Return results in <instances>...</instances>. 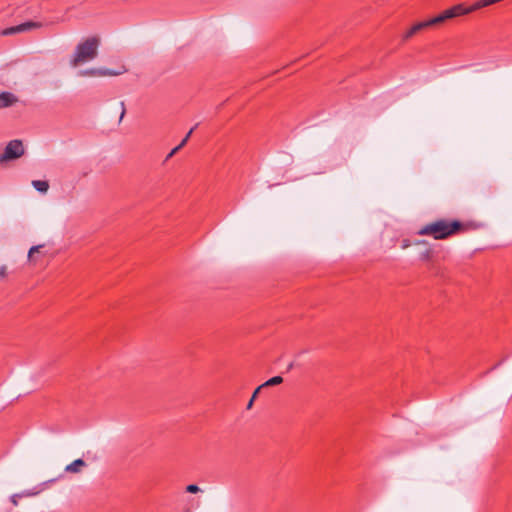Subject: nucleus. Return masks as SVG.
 <instances>
[{
    "label": "nucleus",
    "mask_w": 512,
    "mask_h": 512,
    "mask_svg": "<svg viewBox=\"0 0 512 512\" xmlns=\"http://www.w3.org/2000/svg\"><path fill=\"white\" fill-rule=\"evenodd\" d=\"M24 146L21 140H11L0 155V164L16 160L24 155Z\"/></svg>",
    "instance_id": "nucleus-4"
},
{
    "label": "nucleus",
    "mask_w": 512,
    "mask_h": 512,
    "mask_svg": "<svg viewBox=\"0 0 512 512\" xmlns=\"http://www.w3.org/2000/svg\"><path fill=\"white\" fill-rule=\"evenodd\" d=\"M18 98L11 92L0 93V108H7L14 105Z\"/></svg>",
    "instance_id": "nucleus-9"
},
{
    "label": "nucleus",
    "mask_w": 512,
    "mask_h": 512,
    "mask_svg": "<svg viewBox=\"0 0 512 512\" xmlns=\"http://www.w3.org/2000/svg\"><path fill=\"white\" fill-rule=\"evenodd\" d=\"M415 244L416 245L426 244V242L424 240H419V241H416Z\"/></svg>",
    "instance_id": "nucleus-23"
},
{
    "label": "nucleus",
    "mask_w": 512,
    "mask_h": 512,
    "mask_svg": "<svg viewBox=\"0 0 512 512\" xmlns=\"http://www.w3.org/2000/svg\"><path fill=\"white\" fill-rule=\"evenodd\" d=\"M186 491L188 493H198L200 491V488L196 484H189L186 486Z\"/></svg>",
    "instance_id": "nucleus-16"
},
{
    "label": "nucleus",
    "mask_w": 512,
    "mask_h": 512,
    "mask_svg": "<svg viewBox=\"0 0 512 512\" xmlns=\"http://www.w3.org/2000/svg\"><path fill=\"white\" fill-rule=\"evenodd\" d=\"M429 257H430V252H429V251H427V252H425V253H423V254L421 255V259H422V260L429 259Z\"/></svg>",
    "instance_id": "nucleus-22"
},
{
    "label": "nucleus",
    "mask_w": 512,
    "mask_h": 512,
    "mask_svg": "<svg viewBox=\"0 0 512 512\" xmlns=\"http://www.w3.org/2000/svg\"><path fill=\"white\" fill-rule=\"evenodd\" d=\"M86 466V463L82 459H76L72 463L68 464L65 468L66 472L70 473H78L81 468Z\"/></svg>",
    "instance_id": "nucleus-10"
},
{
    "label": "nucleus",
    "mask_w": 512,
    "mask_h": 512,
    "mask_svg": "<svg viewBox=\"0 0 512 512\" xmlns=\"http://www.w3.org/2000/svg\"><path fill=\"white\" fill-rule=\"evenodd\" d=\"M120 105H121V114H120L119 120L121 121L126 113V108H125V103L123 101L120 103Z\"/></svg>",
    "instance_id": "nucleus-21"
},
{
    "label": "nucleus",
    "mask_w": 512,
    "mask_h": 512,
    "mask_svg": "<svg viewBox=\"0 0 512 512\" xmlns=\"http://www.w3.org/2000/svg\"><path fill=\"white\" fill-rule=\"evenodd\" d=\"M262 389H263V388H262L261 386H258V387L255 389V391H254V392H253V394H252L251 399L249 400V402H248V404H247V407H246V408H247L248 410L252 408L253 403H254V401H255L256 397L258 396L259 392H260Z\"/></svg>",
    "instance_id": "nucleus-13"
},
{
    "label": "nucleus",
    "mask_w": 512,
    "mask_h": 512,
    "mask_svg": "<svg viewBox=\"0 0 512 512\" xmlns=\"http://www.w3.org/2000/svg\"><path fill=\"white\" fill-rule=\"evenodd\" d=\"M119 73L113 72L108 69H86L79 72L80 76H114L118 75Z\"/></svg>",
    "instance_id": "nucleus-8"
},
{
    "label": "nucleus",
    "mask_w": 512,
    "mask_h": 512,
    "mask_svg": "<svg viewBox=\"0 0 512 512\" xmlns=\"http://www.w3.org/2000/svg\"><path fill=\"white\" fill-rule=\"evenodd\" d=\"M410 246H411L410 240H408V239H403L402 240V242H401V248L402 249H407Z\"/></svg>",
    "instance_id": "nucleus-19"
},
{
    "label": "nucleus",
    "mask_w": 512,
    "mask_h": 512,
    "mask_svg": "<svg viewBox=\"0 0 512 512\" xmlns=\"http://www.w3.org/2000/svg\"><path fill=\"white\" fill-rule=\"evenodd\" d=\"M6 275H7V266L2 265L0 267V278H4V277H6Z\"/></svg>",
    "instance_id": "nucleus-20"
},
{
    "label": "nucleus",
    "mask_w": 512,
    "mask_h": 512,
    "mask_svg": "<svg viewBox=\"0 0 512 512\" xmlns=\"http://www.w3.org/2000/svg\"><path fill=\"white\" fill-rule=\"evenodd\" d=\"M54 481L55 480L52 479V480L43 482V483H41V484L31 488V489H27V490L21 491V492H19V494L21 495V498H28V497L37 496V495H39L42 491H44L47 488V485L49 483H52Z\"/></svg>",
    "instance_id": "nucleus-7"
},
{
    "label": "nucleus",
    "mask_w": 512,
    "mask_h": 512,
    "mask_svg": "<svg viewBox=\"0 0 512 512\" xmlns=\"http://www.w3.org/2000/svg\"><path fill=\"white\" fill-rule=\"evenodd\" d=\"M473 11H474V9H472V5L469 7H466L463 4H458V5H455L451 8L443 11L438 16L431 18L430 23L432 24V26L439 25V24H442L443 22H445L446 20L455 18L457 16L466 15Z\"/></svg>",
    "instance_id": "nucleus-3"
},
{
    "label": "nucleus",
    "mask_w": 512,
    "mask_h": 512,
    "mask_svg": "<svg viewBox=\"0 0 512 512\" xmlns=\"http://www.w3.org/2000/svg\"><path fill=\"white\" fill-rule=\"evenodd\" d=\"M293 367V363H291L289 366H288V370L292 369Z\"/></svg>",
    "instance_id": "nucleus-24"
},
{
    "label": "nucleus",
    "mask_w": 512,
    "mask_h": 512,
    "mask_svg": "<svg viewBox=\"0 0 512 512\" xmlns=\"http://www.w3.org/2000/svg\"><path fill=\"white\" fill-rule=\"evenodd\" d=\"M429 27H432V24L430 23V19L422 21V22H418V23L414 24L409 30H407L403 34L402 38L404 41H406L409 38H411L412 36H414L415 34H417L418 32L422 31L423 29L429 28Z\"/></svg>",
    "instance_id": "nucleus-6"
},
{
    "label": "nucleus",
    "mask_w": 512,
    "mask_h": 512,
    "mask_svg": "<svg viewBox=\"0 0 512 512\" xmlns=\"http://www.w3.org/2000/svg\"><path fill=\"white\" fill-rule=\"evenodd\" d=\"M39 27H41L40 23L33 22V21H28V22L19 24V25L14 26V27L7 28L4 31V34L5 35H10V34L20 33V32H24V31H27V30H30V29H34V28H39Z\"/></svg>",
    "instance_id": "nucleus-5"
},
{
    "label": "nucleus",
    "mask_w": 512,
    "mask_h": 512,
    "mask_svg": "<svg viewBox=\"0 0 512 512\" xmlns=\"http://www.w3.org/2000/svg\"><path fill=\"white\" fill-rule=\"evenodd\" d=\"M32 185L37 191L41 193H46L49 189V183L45 180H33Z\"/></svg>",
    "instance_id": "nucleus-11"
},
{
    "label": "nucleus",
    "mask_w": 512,
    "mask_h": 512,
    "mask_svg": "<svg viewBox=\"0 0 512 512\" xmlns=\"http://www.w3.org/2000/svg\"><path fill=\"white\" fill-rule=\"evenodd\" d=\"M180 149H182L179 145L173 148L170 153L166 156L165 161L169 160L171 157H173Z\"/></svg>",
    "instance_id": "nucleus-18"
},
{
    "label": "nucleus",
    "mask_w": 512,
    "mask_h": 512,
    "mask_svg": "<svg viewBox=\"0 0 512 512\" xmlns=\"http://www.w3.org/2000/svg\"><path fill=\"white\" fill-rule=\"evenodd\" d=\"M19 499H21V495L19 493H15L10 496V502L13 504V506H18Z\"/></svg>",
    "instance_id": "nucleus-17"
},
{
    "label": "nucleus",
    "mask_w": 512,
    "mask_h": 512,
    "mask_svg": "<svg viewBox=\"0 0 512 512\" xmlns=\"http://www.w3.org/2000/svg\"><path fill=\"white\" fill-rule=\"evenodd\" d=\"M480 227L481 225L474 221L441 218L424 225L417 231V234L431 236L435 240H445L454 235L475 231Z\"/></svg>",
    "instance_id": "nucleus-1"
},
{
    "label": "nucleus",
    "mask_w": 512,
    "mask_h": 512,
    "mask_svg": "<svg viewBox=\"0 0 512 512\" xmlns=\"http://www.w3.org/2000/svg\"><path fill=\"white\" fill-rule=\"evenodd\" d=\"M100 39L96 36L89 37L83 42L79 43L70 60L72 67H78L79 65L95 59L98 55V47Z\"/></svg>",
    "instance_id": "nucleus-2"
},
{
    "label": "nucleus",
    "mask_w": 512,
    "mask_h": 512,
    "mask_svg": "<svg viewBox=\"0 0 512 512\" xmlns=\"http://www.w3.org/2000/svg\"><path fill=\"white\" fill-rule=\"evenodd\" d=\"M44 246L43 245H37V246H33L30 248L29 252H28V258L33 261L34 260V253L36 252H40V249H42Z\"/></svg>",
    "instance_id": "nucleus-14"
},
{
    "label": "nucleus",
    "mask_w": 512,
    "mask_h": 512,
    "mask_svg": "<svg viewBox=\"0 0 512 512\" xmlns=\"http://www.w3.org/2000/svg\"><path fill=\"white\" fill-rule=\"evenodd\" d=\"M283 382V378L281 376H274L270 379H268L266 382H264L263 384H261L260 386L262 388H265V387H270V386H276V385H279Z\"/></svg>",
    "instance_id": "nucleus-12"
},
{
    "label": "nucleus",
    "mask_w": 512,
    "mask_h": 512,
    "mask_svg": "<svg viewBox=\"0 0 512 512\" xmlns=\"http://www.w3.org/2000/svg\"><path fill=\"white\" fill-rule=\"evenodd\" d=\"M197 126H198V124H196L193 128H191L189 130V132L186 134V136L183 138V140L180 142L179 146L181 148H183L186 145L187 141L189 140L190 136L192 135L193 131L195 130V128Z\"/></svg>",
    "instance_id": "nucleus-15"
}]
</instances>
